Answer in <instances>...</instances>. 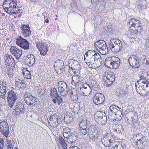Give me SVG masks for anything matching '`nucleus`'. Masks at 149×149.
Wrapping results in <instances>:
<instances>
[{
	"label": "nucleus",
	"mask_w": 149,
	"mask_h": 149,
	"mask_svg": "<svg viewBox=\"0 0 149 149\" xmlns=\"http://www.w3.org/2000/svg\"><path fill=\"white\" fill-rule=\"evenodd\" d=\"M85 55L87 57L86 64L89 68L96 69L102 65V60L100 55L99 53H96L94 50H88ZM86 60V58L84 56V60Z\"/></svg>",
	"instance_id": "1"
},
{
	"label": "nucleus",
	"mask_w": 149,
	"mask_h": 149,
	"mask_svg": "<svg viewBox=\"0 0 149 149\" xmlns=\"http://www.w3.org/2000/svg\"><path fill=\"white\" fill-rule=\"evenodd\" d=\"M128 27L130 28L129 31L134 34H141L144 33L143 29L141 26V23L138 20L134 18L130 19L127 22Z\"/></svg>",
	"instance_id": "2"
},
{
	"label": "nucleus",
	"mask_w": 149,
	"mask_h": 149,
	"mask_svg": "<svg viewBox=\"0 0 149 149\" xmlns=\"http://www.w3.org/2000/svg\"><path fill=\"white\" fill-rule=\"evenodd\" d=\"M109 47L112 52L114 54H116L124 48V43L118 39L111 38Z\"/></svg>",
	"instance_id": "3"
},
{
	"label": "nucleus",
	"mask_w": 149,
	"mask_h": 149,
	"mask_svg": "<svg viewBox=\"0 0 149 149\" xmlns=\"http://www.w3.org/2000/svg\"><path fill=\"white\" fill-rule=\"evenodd\" d=\"M120 63V59L118 57L115 56L109 57L106 59L104 65L108 68L115 69L119 67Z\"/></svg>",
	"instance_id": "4"
},
{
	"label": "nucleus",
	"mask_w": 149,
	"mask_h": 149,
	"mask_svg": "<svg viewBox=\"0 0 149 149\" xmlns=\"http://www.w3.org/2000/svg\"><path fill=\"white\" fill-rule=\"evenodd\" d=\"M94 46L101 54L105 55L108 53V48L105 42L103 40H100L95 43Z\"/></svg>",
	"instance_id": "5"
},
{
	"label": "nucleus",
	"mask_w": 149,
	"mask_h": 149,
	"mask_svg": "<svg viewBox=\"0 0 149 149\" xmlns=\"http://www.w3.org/2000/svg\"><path fill=\"white\" fill-rule=\"evenodd\" d=\"M103 79L104 85L106 87H109L115 80V75L112 72H105Z\"/></svg>",
	"instance_id": "6"
},
{
	"label": "nucleus",
	"mask_w": 149,
	"mask_h": 149,
	"mask_svg": "<svg viewBox=\"0 0 149 149\" xmlns=\"http://www.w3.org/2000/svg\"><path fill=\"white\" fill-rule=\"evenodd\" d=\"M97 126L95 125L90 127L88 129V135L91 141H95L97 139L99 134L97 131Z\"/></svg>",
	"instance_id": "7"
},
{
	"label": "nucleus",
	"mask_w": 149,
	"mask_h": 149,
	"mask_svg": "<svg viewBox=\"0 0 149 149\" xmlns=\"http://www.w3.org/2000/svg\"><path fill=\"white\" fill-rule=\"evenodd\" d=\"M17 98L15 92L13 90H11L8 93L7 100L9 105L10 108L13 107L15 101Z\"/></svg>",
	"instance_id": "8"
},
{
	"label": "nucleus",
	"mask_w": 149,
	"mask_h": 149,
	"mask_svg": "<svg viewBox=\"0 0 149 149\" xmlns=\"http://www.w3.org/2000/svg\"><path fill=\"white\" fill-rule=\"evenodd\" d=\"M24 100L26 103L31 107L34 106L37 104L35 98L29 92H27L24 95Z\"/></svg>",
	"instance_id": "9"
},
{
	"label": "nucleus",
	"mask_w": 149,
	"mask_h": 149,
	"mask_svg": "<svg viewBox=\"0 0 149 149\" xmlns=\"http://www.w3.org/2000/svg\"><path fill=\"white\" fill-rule=\"evenodd\" d=\"M36 46L39 50L41 55L45 56L48 51L47 45L42 41L37 42Z\"/></svg>",
	"instance_id": "10"
},
{
	"label": "nucleus",
	"mask_w": 149,
	"mask_h": 149,
	"mask_svg": "<svg viewBox=\"0 0 149 149\" xmlns=\"http://www.w3.org/2000/svg\"><path fill=\"white\" fill-rule=\"evenodd\" d=\"M0 129L1 133L6 137L9 135V129L8 125L6 122L3 121L0 122Z\"/></svg>",
	"instance_id": "11"
},
{
	"label": "nucleus",
	"mask_w": 149,
	"mask_h": 149,
	"mask_svg": "<svg viewBox=\"0 0 149 149\" xmlns=\"http://www.w3.org/2000/svg\"><path fill=\"white\" fill-rule=\"evenodd\" d=\"M67 86V84L63 81L58 82V91L61 95L63 96L68 93Z\"/></svg>",
	"instance_id": "12"
},
{
	"label": "nucleus",
	"mask_w": 149,
	"mask_h": 149,
	"mask_svg": "<svg viewBox=\"0 0 149 149\" xmlns=\"http://www.w3.org/2000/svg\"><path fill=\"white\" fill-rule=\"evenodd\" d=\"M16 43L24 49H27L29 48V45L28 41L20 36L17 38Z\"/></svg>",
	"instance_id": "13"
},
{
	"label": "nucleus",
	"mask_w": 149,
	"mask_h": 149,
	"mask_svg": "<svg viewBox=\"0 0 149 149\" xmlns=\"http://www.w3.org/2000/svg\"><path fill=\"white\" fill-rule=\"evenodd\" d=\"M105 100V97L104 95L100 93L96 94L93 98L94 103L96 105L104 103Z\"/></svg>",
	"instance_id": "14"
},
{
	"label": "nucleus",
	"mask_w": 149,
	"mask_h": 149,
	"mask_svg": "<svg viewBox=\"0 0 149 149\" xmlns=\"http://www.w3.org/2000/svg\"><path fill=\"white\" fill-rule=\"evenodd\" d=\"M13 110H15V113L16 115H18L20 113H24L25 111V109L22 103L19 102L17 103L15 105V109H14Z\"/></svg>",
	"instance_id": "15"
},
{
	"label": "nucleus",
	"mask_w": 149,
	"mask_h": 149,
	"mask_svg": "<svg viewBox=\"0 0 149 149\" xmlns=\"http://www.w3.org/2000/svg\"><path fill=\"white\" fill-rule=\"evenodd\" d=\"M128 62L130 65L133 68H136L140 66L139 63L137 60L136 57L135 55H132L128 59Z\"/></svg>",
	"instance_id": "16"
},
{
	"label": "nucleus",
	"mask_w": 149,
	"mask_h": 149,
	"mask_svg": "<svg viewBox=\"0 0 149 149\" xmlns=\"http://www.w3.org/2000/svg\"><path fill=\"white\" fill-rule=\"evenodd\" d=\"M10 51L11 54L14 55L17 59H19L21 57L22 52V50L18 49L14 46L11 47Z\"/></svg>",
	"instance_id": "17"
},
{
	"label": "nucleus",
	"mask_w": 149,
	"mask_h": 149,
	"mask_svg": "<svg viewBox=\"0 0 149 149\" xmlns=\"http://www.w3.org/2000/svg\"><path fill=\"white\" fill-rule=\"evenodd\" d=\"M134 144L135 146L140 149H143L147 145L146 138H144L140 141H134Z\"/></svg>",
	"instance_id": "18"
},
{
	"label": "nucleus",
	"mask_w": 149,
	"mask_h": 149,
	"mask_svg": "<svg viewBox=\"0 0 149 149\" xmlns=\"http://www.w3.org/2000/svg\"><path fill=\"white\" fill-rule=\"evenodd\" d=\"M21 32L24 36L27 37L31 35L29 25L24 24L21 27Z\"/></svg>",
	"instance_id": "19"
},
{
	"label": "nucleus",
	"mask_w": 149,
	"mask_h": 149,
	"mask_svg": "<svg viewBox=\"0 0 149 149\" xmlns=\"http://www.w3.org/2000/svg\"><path fill=\"white\" fill-rule=\"evenodd\" d=\"M83 88L80 91L81 94L84 96H87L90 94L91 92V87L86 83L85 84L84 86H83Z\"/></svg>",
	"instance_id": "20"
},
{
	"label": "nucleus",
	"mask_w": 149,
	"mask_h": 149,
	"mask_svg": "<svg viewBox=\"0 0 149 149\" xmlns=\"http://www.w3.org/2000/svg\"><path fill=\"white\" fill-rule=\"evenodd\" d=\"M127 120H126L127 124L130 125L134 127L138 128L139 125L137 123V120L134 117H131L130 118H127Z\"/></svg>",
	"instance_id": "21"
},
{
	"label": "nucleus",
	"mask_w": 149,
	"mask_h": 149,
	"mask_svg": "<svg viewBox=\"0 0 149 149\" xmlns=\"http://www.w3.org/2000/svg\"><path fill=\"white\" fill-rule=\"evenodd\" d=\"M6 57L5 62L6 65L9 66H12V64L14 65L15 63V61L12 56L8 54L6 55Z\"/></svg>",
	"instance_id": "22"
},
{
	"label": "nucleus",
	"mask_w": 149,
	"mask_h": 149,
	"mask_svg": "<svg viewBox=\"0 0 149 149\" xmlns=\"http://www.w3.org/2000/svg\"><path fill=\"white\" fill-rule=\"evenodd\" d=\"M135 86L136 87V90L138 93L140 95H143L145 93L146 91L144 85H143L140 86L139 85V87H137V84L136 83Z\"/></svg>",
	"instance_id": "23"
},
{
	"label": "nucleus",
	"mask_w": 149,
	"mask_h": 149,
	"mask_svg": "<svg viewBox=\"0 0 149 149\" xmlns=\"http://www.w3.org/2000/svg\"><path fill=\"white\" fill-rule=\"evenodd\" d=\"M67 142L69 143L74 142L76 140V137L74 134H70L68 136L66 137ZM66 140V139H65Z\"/></svg>",
	"instance_id": "24"
},
{
	"label": "nucleus",
	"mask_w": 149,
	"mask_h": 149,
	"mask_svg": "<svg viewBox=\"0 0 149 149\" xmlns=\"http://www.w3.org/2000/svg\"><path fill=\"white\" fill-rule=\"evenodd\" d=\"M53 98L52 101L55 104L57 103L58 105H60L63 102V98L59 95H57L54 97Z\"/></svg>",
	"instance_id": "25"
},
{
	"label": "nucleus",
	"mask_w": 149,
	"mask_h": 149,
	"mask_svg": "<svg viewBox=\"0 0 149 149\" xmlns=\"http://www.w3.org/2000/svg\"><path fill=\"white\" fill-rule=\"evenodd\" d=\"M64 65V63L63 61L58 59L56 60L54 63V68H58L63 67Z\"/></svg>",
	"instance_id": "26"
},
{
	"label": "nucleus",
	"mask_w": 149,
	"mask_h": 149,
	"mask_svg": "<svg viewBox=\"0 0 149 149\" xmlns=\"http://www.w3.org/2000/svg\"><path fill=\"white\" fill-rule=\"evenodd\" d=\"M101 141L103 145L105 147H109L111 144V143L109 140L107 139L106 135L103 136L101 139Z\"/></svg>",
	"instance_id": "27"
},
{
	"label": "nucleus",
	"mask_w": 149,
	"mask_h": 149,
	"mask_svg": "<svg viewBox=\"0 0 149 149\" xmlns=\"http://www.w3.org/2000/svg\"><path fill=\"white\" fill-rule=\"evenodd\" d=\"M70 97L71 99L73 101H76L78 99V95L77 92L76 91H71L70 92Z\"/></svg>",
	"instance_id": "28"
},
{
	"label": "nucleus",
	"mask_w": 149,
	"mask_h": 149,
	"mask_svg": "<svg viewBox=\"0 0 149 149\" xmlns=\"http://www.w3.org/2000/svg\"><path fill=\"white\" fill-rule=\"evenodd\" d=\"M141 58V61L142 63L149 65V55H143Z\"/></svg>",
	"instance_id": "29"
},
{
	"label": "nucleus",
	"mask_w": 149,
	"mask_h": 149,
	"mask_svg": "<svg viewBox=\"0 0 149 149\" xmlns=\"http://www.w3.org/2000/svg\"><path fill=\"white\" fill-rule=\"evenodd\" d=\"M58 141L64 149H67V146L66 143L62 137L61 136H59L58 139Z\"/></svg>",
	"instance_id": "30"
},
{
	"label": "nucleus",
	"mask_w": 149,
	"mask_h": 149,
	"mask_svg": "<svg viewBox=\"0 0 149 149\" xmlns=\"http://www.w3.org/2000/svg\"><path fill=\"white\" fill-rule=\"evenodd\" d=\"M10 10L15 9H17L18 6L16 3V1L14 0H12L11 2H10L9 6Z\"/></svg>",
	"instance_id": "31"
},
{
	"label": "nucleus",
	"mask_w": 149,
	"mask_h": 149,
	"mask_svg": "<svg viewBox=\"0 0 149 149\" xmlns=\"http://www.w3.org/2000/svg\"><path fill=\"white\" fill-rule=\"evenodd\" d=\"M28 59L27 61L29 62V64L30 65H33L35 62L34 56L33 55H30L27 56Z\"/></svg>",
	"instance_id": "32"
},
{
	"label": "nucleus",
	"mask_w": 149,
	"mask_h": 149,
	"mask_svg": "<svg viewBox=\"0 0 149 149\" xmlns=\"http://www.w3.org/2000/svg\"><path fill=\"white\" fill-rule=\"evenodd\" d=\"M115 113L110 110H109L108 111V118L109 119L113 120L116 119V115Z\"/></svg>",
	"instance_id": "33"
},
{
	"label": "nucleus",
	"mask_w": 149,
	"mask_h": 149,
	"mask_svg": "<svg viewBox=\"0 0 149 149\" xmlns=\"http://www.w3.org/2000/svg\"><path fill=\"white\" fill-rule=\"evenodd\" d=\"M91 86L94 90H96L98 88V84L95 80H92L91 82Z\"/></svg>",
	"instance_id": "34"
},
{
	"label": "nucleus",
	"mask_w": 149,
	"mask_h": 149,
	"mask_svg": "<svg viewBox=\"0 0 149 149\" xmlns=\"http://www.w3.org/2000/svg\"><path fill=\"white\" fill-rule=\"evenodd\" d=\"M116 113V119L117 118L119 120H121L123 116L122 109L121 108H118V110Z\"/></svg>",
	"instance_id": "35"
},
{
	"label": "nucleus",
	"mask_w": 149,
	"mask_h": 149,
	"mask_svg": "<svg viewBox=\"0 0 149 149\" xmlns=\"http://www.w3.org/2000/svg\"><path fill=\"white\" fill-rule=\"evenodd\" d=\"M146 137L145 136H143L141 134L139 133L137 134L135 136H134L133 137V139L134 140V141H135L141 140V139H142Z\"/></svg>",
	"instance_id": "36"
},
{
	"label": "nucleus",
	"mask_w": 149,
	"mask_h": 149,
	"mask_svg": "<svg viewBox=\"0 0 149 149\" xmlns=\"http://www.w3.org/2000/svg\"><path fill=\"white\" fill-rule=\"evenodd\" d=\"M105 135L111 143H112L113 141H114L115 136L114 135L110 133H108Z\"/></svg>",
	"instance_id": "37"
},
{
	"label": "nucleus",
	"mask_w": 149,
	"mask_h": 149,
	"mask_svg": "<svg viewBox=\"0 0 149 149\" xmlns=\"http://www.w3.org/2000/svg\"><path fill=\"white\" fill-rule=\"evenodd\" d=\"M72 62V63H71V68L72 69L74 70L76 69L79 68V65L78 61H75L74 60H73Z\"/></svg>",
	"instance_id": "38"
},
{
	"label": "nucleus",
	"mask_w": 149,
	"mask_h": 149,
	"mask_svg": "<svg viewBox=\"0 0 149 149\" xmlns=\"http://www.w3.org/2000/svg\"><path fill=\"white\" fill-rule=\"evenodd\" d=\"M138 76L140 78H146V72L145 71H141L139 72Z\"/></svg>",
	"instance_id": "39"
},
{
	"label": "nucleus",
	"mask_w": 149,
	"mask_h": 149,
	"mask_svg": "<svg viewBox=\"0 0 149 149\" xmlns=\"http://www.w3.org/2000/svg\"><path fill=\"white\" fill-rule=\"evenodd\" d=\"M48 125L53 127H56L58 129L59 128V125H57V123H56V120H54L50 122H49V123H48Z\"/></svg>",
	"instance_id": "40"
},
{
	"label": "nucleus",
	"mask_w": 149,
	"mask_h": 149,
	"mask_svg": "<svg viewBox=\"0 0 149 149\" xmlns=\"http://www.w3.org/2000/svg\"><path fill=\"white\" fill-rule=\"evenodd\" d=\"M80 77L79 76L77 75H74L72 76V79L74 82L77 84L81 80H80Z\"/></svg>",
	"instance_id": "41"
},
{
	"label": "nucleus",
	"mask_w": 149,
	"mask_h": 149,
	"mask_svg": "<svg viewBox=\"0 0 149 149\" xmlns=\"http://www.w3.org/2000/svg\"><path fill=\"white\" fill-rule=\"evenodd\" d=\"M13 73L14 71L12 67H10L8 68V70H7V74L10 78H11L14 76Z\"/></svg>",
	"instance_id": "42"
},
{
	"label": "nucleus",
	"mask_w": 149,
	"mask_h": 149,
	"mask_svg": "<svg viewBox=\"0 0 149 149\" xmlns=\"http://www.w3.org/2000/svg\"><path fill=\"white\" fill-rule=\"evenodd\" d=\"M51 91V96H52V97H54L57 95H59L57 91V90L56 88L54 87L52 88L50 90Z\"/></svg>",
	"instance_id": "43"
},
{
	"label": "nucleus",
	"mask_w": 149,
	"mask_h": 149,
	"mask_svg": "<svg viewBox=\"0 0 149 149\" xmlns=\"http://www.w3.org/2000/svg\"><path fill=\"white\" fill-rule=\"evenodd\" d=\"M118 108L119 107L116 105H111L110 106L109 110H111V111H113L114 113H116L118 110Z\"/></svg>",
	"instance_id": "44"
},
{
	"label": "nucleus",
	"mask_w": 149,
	"mask_h": 149,
	"mask_svg": "<svg viewBox=\"0 0 149 149\" xmlns=\"http://www.w3.org/2000/svg\"><path fill=\"white\" fill-rule=\"evenodd\" d=\"M147 82L148 81L146 79V78H140V79L138 80L137 81V84L140 85V86L143 85L144 84H146V82Z\"/></svg>",
	"instance_id": "45"
},
{
	"label": "nucleus",
	"mask_w": 149,
	"mask_h": 149,
	"mask_svg": "<svg viewBox=\"0 0 149 149\" xmlns=\"http://www.w3.org/2000/svg\"><path fill=\"white\" fill-rule=\"evenodd\" d=\"M87 128H80L79 130V132L80 134L84 136L88 134V129L86 130Z\"/></svg>",
	"instance_id": "46"
},
{
	"label": "nucleus",
	"mask_w": 149,
	"mask_h": 149,
	"mask_svg": "<svg viewBox=\"0 0 149 149\" xmlns=\"http://www.w3.org/2000/svg\"><path fill=\"white\" fill-rule=\"evenodd\" d=\"M85 83H84L82 82V81L80 80L78 83L76 84L77 87L78 88V89H79L80 91L84 87H83V86H84Z\"/></svg>",
	"instance_id": "47"
},
{
	"label": "nucleus",
	"mask_w": 149,
	"mask_h": 149,
	"mask_svg": "<svg viewBox=\"0 0 149 149\" xmlns=\"http://www.w3.org/2000/svg\"><path fill=\"white\" fill-rule=\"evenodd\" d=\"M80 128H87V123L86 120H82L79 124Z\"/></svg>",
	"instance_id": "48"
},
{
	"label": "nucleus",
	"mask_w": 149,
	"mask_h": 149,
	"mask_svg": "<svg viewBox=\"0 0 149 149\" xmlns=\"http://www.w3.org/2000/svg\"><path fill=\"white\" fill-rule=\"evenodd\" d=\"M17 86L20 89H24L26 87V84L23 81H22L20 84H18Z\"/></svg>",
	"instance_id": "49"
},
{
	"label": "nucleus",
	"mask_w": 149,
	"mask_h": 149,
	"mask_svg": "<svg viewBox=\"0 0 149 149\" xmlns=\"http://www.w3.org/2000/svg\"><path fill=\"white\" fill-rule=\"evenodd\" d=\"M145 47L146 50L149 52V36L146 39L145 43Z\"/></svg>",
	"instance_id": "50"
},
{
	"label": "nucleus",
	"mask_w": 149,
	"mask_h": 149,
	"mask_svg": "<svg viewBox=\"0 0 149 149\" xmlns=\"http://www.w3.org/2000/svg\"><path fill=\"white\" fill-rule=\"evenodd\" d=\"M64 119L65 120H66L67 123H70V122L72 120L73 117L72 116H66V117H65Z\"/></svg>",
	"instance_id": "51"
},
{
	"label": "nucleus",
	"mask_w": 149,
	"mask_h": 149,
	"mask_svg": "<svg viewBox=\"0 0 149 149\" xmlns=\"http://www.w3.org/2000/svg\"><path fill=\"white\" fill-rule=\"evenodd\" d=\"M0 85L2 88L7 89V83L6 81H3L2 82H0Z\"/></svg>",
	"instance_id": "52"
},
{
	"label": "nucleus",
	"mask_w": 149,
	"mask_h": 149,
	"mask_svg": "<svg viewBox=\"0 0 149 149\" xmlns=\"http://www.w3.org/2000/svg\"><path fill=\"white\" fill-rule=\"evenodd\" d=\"M56 120V117L54 116L53 115L47 118V120L48 123H49V122H50L51 121Z\"/></svg>",
	"instance_id": "53"
},
{
	"label": "nucleus",
	"mask_w": 149,
	"mask_h": 149,
	"mask_svg": "<svg viewBox=\"0 0 149 149\" xmlns=\"http://www.w3.org/2000/svg\"><path fill=\"white\" fill-rule=\"evenodd\" d=\"M12 0H6L3 2L2 6H9L10 2H11Z\"/></svg>",
	"instance_id": "54"
},
{
	"label": "nucleus",
	"mask_w": 149,
	"mask_h": 149,
	"mask_svg": "<svg viewBox=\"0 0 149 149\" xmlns=\"http://www.w3.org/2000/svg\"><path fill=\"white\" fill-rule=\"evenodd\" d=\"M146 91H148L149 92V82L148 81L146 82V84H143Z\"/></svg>",
	"instance_id": "55"
},
{
	"label": "nucleus",
	"mask_w": 149,
	"mask_h": 149,
	"mask_svg": "<svg viewBox=\"0 0 149 149\" xmlns=\"http://www.w3.org/2000/svg\"><path fill=\"white\" fill-rule=\"evenodd\" d=\"M7 149H13L12 143L9 140L8 142Z\"/></svg>",
	"instance_id": "56"
},
{
	"label": "nucleus",
	"mask_w": 149,
	"mask_h": 149,
	"mask_svg": "<svg viewBox=\"0 0 149 149\" xmlns=\"http://www.w3.org/2000/svg\"><path fill=\"white\" fill-rule=\"evenodd\" d=\"M56 121L57 123V125H60L61 123V119L58 116H56Z\"/></svg>",
	"instance_id": "57"
},
{
	"label": "nucleus",
	"mask_w": 149,
	"mask_h": 149,
	"mask_svg": "<svg viewBox=\"0 0 149 149\" xmlns=\"http://www.w3.org/2000/svg\"><path fill=\"white\" fill-rule=\"evenodd\" d=\"M23 81H21V79L19 78H17L15 79V84L16 86H17L18 84H20L21 82H22Z\"/></svg>",
	"instance_id": "58"
},
{
	"label": "nucleus",
	"mask_w": 149,
	"mask_h": 149,
	"mask_svg": "<svg viewBox=\"0 0 149 149\" xmlns=\"http://www.w3.org/2000/svg\"><path fill=\"white\" fill-rule=\"evenodd\" d=\"M37 91L39 93V95H42L44 93V91L40 87H38Z\"/></svg>",
	"instance_id": "59"
},
{
	"label": "nucleus",
	"mask_w": 149,
	"mask_h": 149,
	"mask_svg": "<svg viewBox=\"0 0 149 149\" xmlns=\"http://www.w3.org/2000/svg\"><path fill=\"white\" fill-rule=\"evenodd\" d=\"M6 89L2 88L1 86H0V93H3V94H6Z\"/></svg>",
	"instance_id": "60"
},
{
	"label": "nucleus",
	"mask_w": 149,
	"mask_h": 149,
	"mask_svg": "<svg viewBox=\"0 0 149 149\" xmlns=\"http://www.w3.org/2000/svg\"><path fill=\"white\" fill-rule=\"evenodd\" d=\"M27 73H26V77L27 79H30L31 78V75L30 72L27 71Z\"/></svg>",
	"instance_id": "61"
},
{
	"label": "nucleus",
	"mask_w": 149,
	"mask_h": 149,
	"mask_svg": "<svg viewBox=\"0 0 149 149\" xmlns=\"http://www.w3.org/2000/svg\"><path fill=\"white\" fill-rule=\"evenodd\" d=\"M3 8L4 9L5 11L7 13H9L10 12V10L9 9V7L8 6H4V5L2 6Z\"/></svg>",
	"instance_id": "62"
},
{
	"label": "nucleus",
	"mask_w": 149,
	"mask_h": 149,
	"mask_svg": "<svg viewBox=\"0 0 149 149\" xmlns=\"http://www.w3.org/2000/svg\"><path fill=\"white\" fill-rule=\"evenodd\" d=\"M4 146V141L2 139L0 140V148L2 149Z\"/></svg>",
	"instance_id": "63"
},
{
	"label": "nucleus",
	"mask_w": 149,
	"mask_h": 149,
	"mask_svg": "<svg viewBox=\"0 0 149 149\" xmlns=\"http://www.w3.org/2000/svg\"><path fill=\"white\" fill-rule=\"evenodd\" d=\"M121 147L120 148V149H127L126 146L124 142H121Z\"/></svg>",
	"instance_id": "64"
}]
</instances>
